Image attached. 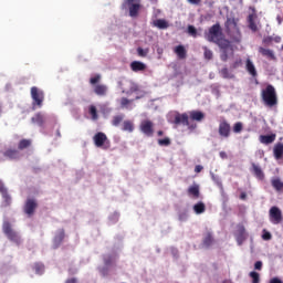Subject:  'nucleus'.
<instances>
[{"label": "nucleus", "mask_w": 283, "mask_h": 283, "mask_svg": "<svg viewBox=\"0 0 283 283\" xmlns=\"http://www.w3.org/2000/svg\"><path fill=\"white\" fill-rule=\"evenodd\" d=\"M270 283H283V282L279 277H273L270 280Z\"/></svg>", "instance_id": "obj_57"}, {"label": "nucleus", "mask_w": 283, "mask_h": 283, "mask_svg": "<svg viewBox=\"0 0 283 283\" xmlns=\"http://www.w3.org/2000/svg\"><path fill=\"white\" fill-rule=\"evenodd\" d=\"M130 70L132 72H145V70H147V64L140 61H133L130 63Z\"/></svg>", "instance_id": "obj_19"}, {"label": "nucleus", "mask_w": 283, "mask_h": 283, "mask_svg": "<svg viewBox=\"0 0 283 283\" xmlns=\"http://www.w3.org/2000/svg\"><path fill=\"white\" fill-rule=\"evenodd\" d=\"M31 145H32L31 139H21L18 144V149L23 151V149H28V147H30Z\"/></svg>", "instance_id": "obj_33"}, {"label": "nucleus", "mask_w": 283, "mask_h": 283, "mask_svg": "<svg viewBox=\"0 0 283 283\" xmlns=\"http://www.w3.org/2000/svg\"><path fill=\"white\" fill-rule=\"evenodd\" d=\"M154 25L159 30H167V28H169V22L163 19H157L156 21H154Z\"/></svg>", "instance_id": "obj_31"}, {"label": "nucleus", "mask_w": 283, "mask_h": 283, "mask_svg": "<svg viewBox=\"0 0 283 283\" xmlns=\"http://www.w3.org/2000/svg\"><path fill=\"white\" fill-rule=\"evenodd\" d=\"M205 53L203 56L207 61H211L213 59V52L209 50L207 46H203Z\"/></svg>", "instance_id": "obj_41"}, {"label": "nucleus", "mask_w": 283, "mask_h": 283, "mask_svg": "<svg viewBox=\"0 0 283 283\" xmlns=\"http://www.w3.org/2000/svg\"><path fill=\"white\" fill-rule=\"evenodd\" d=\"M32 123H36L39 127H43L45 125V116L41 113H36L34 117L31 118Z\"/></svg>", "instance_id": "obj_29"}, {"label": "nucleus", "mask_w": 283, "mask_h": 283, "mask_svg": "<svg viewBox=\"0 0 283 283\" xmlns=\"http://www.w3.org/2000/svg\"><path fill=\"white\" fill-rule=\"evenodd\" d=\"M214 43L220 48V50H229V48H231V42L224 38H221L219 41Z\"/></svg>", "instance_id": "obj_30"}, {"label": "nucleus", "mask_w": 283, "mask_h": 283, "mask_svg": "<svg viewBox=\"0 0 283 283\" xmlns=\"http://www.w3.org/2000/svg\"><path fill=\"white\" fill-rule=\"evenodd\" d=\"M214 242L216 239H213V233L210 231L206 232L202 239V247H205V249H209L210 247H213Z\"/></svg>", "instance_id": "obj_17"}, {"label": "nucleus", "mask_w": 283, "mask_h": 283, "mask_svg": "<svg viewBox=\"0 0 283 283\" xmlns=\"http://www.w3.org/2000/svg\"><path fill=\"white\" fill-rule=\"evenodd\" d=\"M255 271H262V261H256L254 263Z\"/></svg>", "instance_id": "obj_50"}, {"label": "nucleus", "mask_w": 283, "mask_h": 283, "mask_svg": "<svg viewBox=\"0 0 283 283\" xmlns=\"http://www.w3.org/2000/svg\"><path fill=\"white\" fill-rule=\"evenodd\" d=\"M188 34H190V36H198V30L196 29V27L193 25H188Z\"/></svg>", "instance_id": "obj_44"}, {"label": "nucleus", "mask_w": 283, "mask_h": 283, "mask_svg": "<svg viewBox=\"0 0 283 283\" xmlns=\"http://www.w3.org/2000/svg\"><path fill=\"white\" fill-rule=\"evenodd\" d=\"M188 3H191V6H200V3H202V0H188Z\"/></svg>", "instance_id": "obj_52"}, {"label": "nucleus", "mask_w": 283, "mask_h": 283, "mask_svg": "<svg viewBox=\"0 0 283 283\" xmlns=\"http://www.w3.org/2000/svg\"><path fill=\"white\" fill-rule=\"evenodd\" d=\"M56 136H57V138H61V130L60 129L56 130Z\"/></svg>", "instance_id": "obj_62"}, {"label": "nucleus", "mask_w": 283, "mask_h": 283, "mask_svg": "<svg viewBox=\"0 0 283 283\" xmlns=\"http://www.w3.org/2000/svg\"><path fill=\"white\" fill-rule=\"evenodd\" d=\"M202 169H205L201 165H197L196 167H195V171H196V174H200V171H202Z\"/></svg>", "instance_id": "obj_56"}, {"label": "nucleus", "mask_w": 283, "mask_h": 283, "mask_svg": "<svg viewBox=\"0 0 283 283\" xmlns=\"http://www.w3.org/2000/svg\"><path fill=\"white\" fill-rule=\"evenodd\" d=\"M172 123L174 125H184V127H187L188 129H190V132H193V129L198 127L197 124L189 122V114L187 113H176Z\"/></svg>", "instance_id": "obj_3"}, {"label": "nucleus", "mask_w": 283, "mask_h": 283, "mask_svg": "<svg viewBox=\"0 0 283 283\" xmlns=\"http://www.w3.org/2000/svg\"><path fill=\"white\" fill-rule=\"evenodd\" d=\"M139 130L144 136L151 138L154 136V122L151 119H144L139 124Z\"/></svg>", "instance_id": "obj_9"}, {"label": "nucleus", "mask_w": 283, "mask_h": 283, "mask_svg": "<svg viewBox=\"0 0 283 283\" xmlns=\"http://www.w3.org/2000/svg\"><path fill=\"white\" fill-rule=\"evenodd\" d=\"M242 129H243V126L241 122H237L232 127V130L234 134H240Z\"/></svg>", "instance_id": "obj_43"}, {"label": "nucleus", "mask_w": 283, "mask_h": 283, "mask_svg": "<svg viewBox=\"0 0 283 283\" xmlns=\"http://www.w3.org/2000/svg\"><path fill=\"white\" fill-rule=\"evenodd\" d=\"M93 142L95 147H101L102 149H109V139L107 135L103 132H99L94 135Z\"/></svg>", "instance_id": "obj_8"}, {"label": "nucleus", "mask_w": 283, "mask_h": 283, "mask_svg": "<svg viewBox=\"0 0 283 283\" xmlns=\"http://www.w3.org/2000/svg\"><path fill=\"white\" fill-rule=\"evenodd\" d=\"M234 237L237 238L238 244H242V242H244V240L249 238V233H247V228H244L243 224H238Z\"/></svg>", "instance_id": "obj_13"}, {"label": "nucleus", "mask_w": 283, "mask_h": 283, "mask_svg": "<svg viewBox=\"0 0 283 283\" xmlns=\"http://www.w3.org/2000/svg\"><path fill=\"white\" fill-rule=\"evenodd\" d=\"M158 145L160 147H169V145H171V139L169 137H166L164 139H158Z\"/></svg>", "instance_id": "obj_39"}, {"label": "nucleus", "mask_w": 283, "mask_h": 283, "mask_svg": "<svg viewBox=\"0 0 283 283\" xmlns=\"http://www.w3.org/2000/svg\"><path fill=\"white\" fill-rule=\"evenodd\" d=\"M130 91H133V92H138V86L132 87Z\"/></svg>", "instance_id": "obj_60"}, {"label": "nucleus", "mask_w": 283, "mask_h": 283, "mask_svg": "<svg viewBox=\"0 0 283 283\" xmlns=\"http://www.w3.org/2000/svg\"><path fill=\"white\" fill-rule=\"evenodd\" d=\"M260 143L263 145H271V143H275V134L272 135H261Z\"/></svg>", "instance_id": "obj_28"}, {"label": "nucleus", "mask_w": 283, "mask_h": 283, "mask_svg": "<svg viewBox=\"0 0 283 283\" xmlns=\"http://www.w3.org/2000/svg\"><path fill=\"white\" fill-rule=\"evenodd\" d=\"M220 74H221L222 78H234L235 77L233 75V73L229 72V69H227V67L221 69Z\"/></svg>", "instance_id": "obj_36"}, {"label": "nucleus", "mask_w": 283, "mask_h": 283, "mask_svg": "<svg viewBox=\"0 0 283 283\" xmlns=\"http://www.w3.org/2000/svg\"><path fill=\"white\" fill-rule=\"evenodd\" d=\"M97 83H101V74H96L95 76L90 78L91 85H96Z\"/></svg>", "instance_id": "obj_45"}, {"label": "nucleus", "mask_w": 283, "mask_h": 283, "mask_svg": "<svg viewBox=\"0 0 283 283\" xmlns=\"http://www.w3.org/2000/svg\"><path fill=\"white\" fill-rule=\"evenodd\" d=\"M283 218H282V210H280V208L273 206L270 209V221L272 222V224H280L282 222Z\"/></svg>", "instance_id": "obj_12"}, {"label": "nucleus", "mask_w": 283, "mask_h": 283, "mask_svg": "<svg viewBox=\"0 0 283 283\" xmlns=\"http://www.w3.org/2000/svg\"><path fill=\"white\" fill-rule=\"evenodd\" d=\"M88 114L92 116V120H98V111L94 105L88 107Z\"/></svg>", "instance_id": "obj_35"}, {"label": "nucleus", "mask_w": 283, "mask_h": 283, "mask_svg": "<svg viewBox=\"0 0 283 283\" xmlns=\"http://www.w3.org/2000/svg\"><path fill=\"white\" fill-rule=\"evenodd\" d=\"M240 199L241 200H247V192H241Z\"/></svg>", "instance_id": "obj_59"}, {"label": "nucleus", "mask_w": 283, "mask_h": 283, "mask_svg": "<svg viewBox=\"0 0 283 283\" xmlns=\"http://www.w3.org/2000/svg\"><path fill=\"white\" fill-rule=\"evenodd\" d=\"M262 43L263 45H271V43H273V36L271 35L264 36L262 40Z\"/></svg>", "instance_id": "obj_48"}, {"label": "nucleus", "mask_w": 283, "mask_h": 283, "mask_svg": "<svg viewBox=\"0 0 283 283\" xmlns=\"http://www.w3.org/2000/svg\"><path fill=\"white\" fill-rule=\"evenodd\" d=\"M193 211L197 216H200V213H205V211H207V206H205V202L199 201L193 206Z\"/></svg>", "instance_id": "obj_32"}, {"label": "nucleus", "mask_w": 283, "mask_h": 283, "mask_svg": "<svg viewBox=\"0 0 283 283\" xmlns=\"http://www.w3.org/2000/svg\"><path fill=\"white\" fill-rule=\"evenodd\" d=\"M107 91L108 87L105 84H96L94 86V94H96V96H107Z\"/></svg>", "instance_id": "obj_22"}, {"label": "nucleus", "mask_w": 283, "mask_h": 283, "mask_svg": "<svg viewBox=\"0 0 283 283\" xmlns=\"http://www.w3.org/2000/svg\"><path fill=\"white\" fill-rule=\"evenodd\" d=\"M218 132L221 138H229V136H231V124H229L227 119H221L219 122Z\"/></svg>", "instance_id": "obj_11"}, {"label": "nucleus", "mask_w": 283, "mask_h": 283, "mask_svg": "<svg viewBox=\"0 0 283 283\" xmlns=\"http://www.w3.org/2000/svg\"><path fill=\"white\" fill-rule=\"evenodd\" d=\"M220 59H221V61H223V63H227V61H229L228 50H222Z\"/></svg>", "instance_id": "obj_47"}, {"label": "nucleus", "mask_w": 283, "mask_h": 283, "mask_svg": "<svg viewBox=\"0 0 283 283\" xmlns=\"http://www.w3.org/2000/svg\"><path fill=\"white\" fill-rule=\"evenodd\" d=\"M135 128L134 122L130 119H126L122 124V132H128V134H132Z\"/></svg>", "instance_id": "obj_25"}, {"label": "nucleus", "mask_w": 283, "mask_h": 283, "mask_svg": "<svg viewBox=\"0 0 283 283\" xmlns=\"http://www.w3.org/2000/svg\"><path fill=\"white\" fill-rule=\"evenodd\" d=\"M164 134H165V132H163V130L157 132V136H163Z\"/></svg>", "instance_id": "obj_61"}, {"label": "nucleus", "mask_w": 283, "mask_h": 283, "mask_svg": "<svg viewBox=\"0 0 283 283\" xmlns=\"http://www.w3.org/2000/svg\"><path fill=\"white\" fill-rule=\"evenodd\" d=\"M123 8H127L129 17L136 19L143 8V4H140V0H124Z\"/></svg>", "instance_id": "obj_4"}, {"label": "nucleus", "mask_w": 283, "mask_h": 283, "mask_svg": "<svg viewBox=\"0 0 283 283\" xmlns=\"http://www.w3.org/2000/svg\"><path fill=\"white\" fill-rule=\"evenodd\" d=\"M6 205L9 206L10 202H12V198L10 197V195L8 193V189L4 190V192H0Z\"/></svg>", "instance_id": "obj_42"}, {"label": "nucleus", "mask_w": 283, "mask_h": 283, "mask_svg": "<svg viewBox=\"0 0 283 283\" xmlns=\"http://www.w3.org/2000/svg\"><path fill=\"white\" fill-rule=\"evenodd\" d=\"M3 156L9 160H19V158H21V153L18 149L9 148L3 153Z\"/></svg>", "instance_id": "obj_16"}, {"label": "nucleus", "mask_w": 283, "mask_h": 283, "mask_svg": "<svg viewBox=\"0 0 283 283\" xmlns=\"http://www.w3.org/2000/svg\"><path fill=\"white\" fill-rule=\"evenodd\" d=\"M129 103H130V101H129L128 98H126V97H123L122 101H120V105H122L123 107L129 105Z\"/></svg>", "instance_id": "obj_51"}, {"label": "nucleus", "mask_w": 283, "mask_h": 283, "mask_svg": "<svg viewBox=\"0 0 283 283\" xmlns=\"http://www.w3.org/2000/svg\"><path fill=\"white\" fill-rule=\"evenodd\" d=\"M188 117L191 120H196L197 123H202V120H205V113H202L200 111H191V112H189Z\"/></svg>", "instance_id": "obj_21"}, {"label": "nucleus", "mask_w": 283, "mask_h": 283, "mask_svg": "<svg viewBox=\"0 0 283 283\" xmlns=\"http://www.w3.org/2000/svg\"><path fill=\"white\" fill-rule=\"evenodd\" d=\"M188 195L192 196V198H200V186L198 184H195L188 188Z\"/></svg>", "instance_id": "obj_27"}, {"label": "nucleus", "mask_w": 283, "mask_h": 283, "mask_svg": "<svg viewBox=\"0 0 283 283\" xmlns=\"http://www.w3.org/2000/svg\"><path fill=\"white\" fill-rule=\"evenodd\" d=\"M125 118V115H117V116H114L113 119H112V125L114 127H118V125H120L122 120H124Z\"/></svg>", "instance_id": "obj_37"}, {"label": "nucleus", "mask_w": 283, "mask_h": 283, "mask_svg": "<svg viewBox=\"0 0 283 283\" xmlns=\"http://www.w3.org/2000/svg\"><path fill=\"white\" fill-rule=\"evenodd\" d=\"M252 174L259 179L264 180V171H262V168L260 166L255 165V163H252Z\"/></svg>", "instance_id": "obj_26"}, {"label": "nucleus", "mask_w": 283, "mask_h": 283, "mask_svg": "<svg viewBox=\"0 0 283 283\" xmlns=\"http://www.w3.org/2000/svg\"><path fill=\"white\" fill-rule=\"evenodd\" d=\"M31 98L33 105L38 107H43V101H45V93L36 86L31 87Z\"/></svg>", "instance_id": "obj_7"}, {"label": "nucleus", "mask_w": 283, "mask_h": 283, "mask_svg": "<svg viewBox=\"0 0 283 283\" xmlns=\"http://www.w3.org/2000/svg\"><path fill=\"white\" fill-rule=\"evenodd\" d=\"M174 52L180 61H185V59H187V49L185 45L179 44L175 46Z\"/></svg>", "instance_id": "obj_18"}, {"label": "nucleus", "mask_w": 283, "mask_h": 283, "mask_svg": "<svg viewBox=\"0 0 283 283\" xmlns=\"http://www.w3.org/2000/svg\"><path fill=\"white\" fill-rule=\"evenodd\" d=\"M258 52L259 54H261V56H263L264 59H268V61H277V56H275V51L271 49L259 46Z\"/></svg>", "instance_id": "obj_14"}, {"label": "nucleus", "mask_w": 283, "mask_h": 283, "mask_svg": "<svg viewBox=\"0 0 283 283\" xmlns=\"http://www.w3.org/2000/svg\"><path fill=\"white\" fill-rule=\"evenodd\" d=\"M273 41H274V43H281L282 38L276 35V36L273 38Z\"/></svg>", "instance_id": "obj_58"}, {"label": "nucleus", "mask_w": 283, "mask_h": 283, "mask_svg": "<svg viewBox=\"0 0 283 283\" xmlns=\"http://www.w3.org/2000/svg\"><path fill=\"white\" fill-rule=\"evenodd\" d=\"M250 10H252V13L248 17L249 28L250 30H252V32H258V24H255V19H258V14H255V8L250 7Z\"/></svg>", "instance_id": "obj_15"}, {"label": "nucleus", "mask_w": 283, "mask_h": 283, "mask_svg": "<svg viewBox=\"0 0 283 283\" xmlns=\"http://www.w3.org/2000/svg\"><path fill=\"white\" fill-rule=\"evenodd\" d=\"M63 240H65V230L61 229L54 237L55 249H59V247H61V242H63Z\"/></svg>", "instance_id": "obj_23"}, {"label": "nucleus", "mask_w": 283, "mask_h": 283, "mask_svg": "<svg viewBox=\"0 0 283 283\" xmlns=\"http://www.w3.org/2000/svg\"><path fill=\"white\" fill-rule=\"evenodd\" d=\"M245 69L250 76L255 78L258 76V70H255V64L251 61V59H248L245 61Z\"/></svg>", "instance_id": "obj_20"}, {"label": "nucleus", "mask_w": 283, "mask_h": 283, "mask_svg": "<svg viewBox=\"0 0 283 283\" xmlns=\"http://www.w3.org/2000/svg\"><path fill=\"white\" fill-rule=\"evenodd\" d=\"M261 98L268 107H275V105H277V93L275 92V87L269 84L262 90Z\"/></svg>", "instance_id": "obj_1"}, {"label": "nucleus", "mask_w": 283, "mask_h": 283, "mask_svg": "<svg viewBox=\"0 0 283 283\" xmlns=\"http://www.w3.org/2000/svg\"><path fill=\"white\" fill-rule=\"evenodd\" d=\"M38 207L39 203L35 201V199L28 198L23 207V212L28 216V218H32Z\"/></svg>", "instance_id": "obj_10"}, {"label": "nucleus", "mask_w": 283, "mask_h": 283, "mask_svg": "<svg viewBox=\"0 0 283 283\" xmlns=\"http://www.w3.org/2000/svg\"><path fill=\"white\" fill-rule=\"evenodd\" d=\"M240 65H242V60L234 62L232 67H233V70H235L237 67H240Z\"/></svg>", "instance_id": "obj_55"}, {"label": "nucleus", "mask_w": 283, "mask_h": 283, "mask_svg": "<svg viewBox=\"0 0 283 283\" xmlns=\"http://www.w3.org/2000/svg\"><path fill=\"white\" fill-rule=\"evenodd\" d=\"M249 276L252 280V283H260V273L252 271L249 273Z\"/></svg>", "instance_id": "obj_40"}, {"label": "nucleus", "mask_w": 283, "mask_h": 283, "mask_svg": "<svg viewBox=\"0 0 283 283\" xmlns=\"http://www.w3.org/2000/svg\"><path fill=\"white\" fill-rule=\"evenodd\" d=\"M282 50H283V44H282Z\"/></svg>", "instance_id": "obj_63"}, {"label": "nucleus", "mask_w": 283, "mask_h": 283, "mask_svg": "<svg viewBox=\"0 0 283 283\" xmlns=\"http://www.w3.org/2000/svg\"><path fill=\"white\" fill-rule=\"evenodd\" d=\"M222 38V27H220V23L213 24L208 33L206 34L207 41L210 43H216Z\"/></svg>", "instance_id": "obj_5"}, {"label": "nucleus", "mask_w": 283, "mask_h": 283, "mask_svg": "<svg viewBox=\"0 0 283 283\" xmlns=\"http://www.w3.org/2000/svg\"><path fill=\"white\" fill-rule=\"evenodd\" d=\"M104 264L106 265V266H109V264H112V256H106V258H104Z\"/></svg>", "instance_id": "obj_54"}, {"label": "nucleus", "mask_w": 283, "mask_h": 283, "mask_svg": "<svg viewBox=\"0 0 283 283\" xmlns=\"http://www.w3.org/2000/svg\"><path fill=\"white\" fill-rule=\"evenodd\" d=\"M275 160H282L283 158V143H277L273 148Z\"/></svg>", "instance_id": "obj_24"}, {"label": "nucleus", "mask_w": 283, "mask_h": 283, "mask_svg": "<svg viewBox=\"0 0 283 283\" xmlns=\"http://www.w3.org/2000/svg\"><path fill=\"white\" fill-rule=\"evenodd\" d=\"M262 238H263V240H271V238H272L271 232L264 230Z\"/></svg>", "instance_id": "obj_49"}, {"label": "nucleus", "mask_w": 283, "mask_h": 283, "mask_svg": "<svg viewBox=\"0 0 283 283\" xmlns=\"http://www.w3.org/2000/svg\"><path fill=\"white\" fill-rule=\"evenodd\" d=\"M33 269L38 275H42L43 271H45V266L41 263H35Z\"/></svg>", "instance_id": "obj_38"}, {"label": "nucleus", "mask_w": 283, "mask_h": 283, "mask_svg": "<svg viewBox=\"0 0 283 283\" xmlns=\"http://www.w3.org/2000/svg\"><path fill=\"white\" fill-rule=\"evenodd\" d=\"M137 54L138 56L145 57L147 54H149V50H144L143 48H137Z\"/></svg>", "instance_id": "obj_46"}, {"label": "nucleus", "mask_w": 283, "mask_h": 283, "mask_svg": "<svg viewBox=\"0 0 283 283\" xmlns=\"http://www.w3.org/2000/svg\"><path fill=\"white\" fill-rule=\"evenodd\" d=\"M272 187L276 190V191H282L283 189V182L280 178H275L272 180Z\"/></svg>", "instance_id": "obj_34"}, {"label": "nucleus", "mask_w": 283, "mask_h": 283, "mask_svg": "<svg viewBox=\"0 0 283 283\" xmlns=\"http://www.w3.org/2000/svg\"><path fill=\"white\" fill-rule=\"evenodd\" d=\"M6 185L3 184V181L0 179V193H6Z\"/></svg>", "instance_id": "obj_53"}, {"label": "nucleus", "mask_w": 283, "mask_h": 283, "mask_svg": "<svg viewBox=\"0 0 283 283\" xmlns=\"http://www.w3.org/2000/svg\"><path fill=\"white\" fill-rule=\"evenodd\" d=\"M2 231L4 235H7L8 240L14 242L15 244H21V237L19 233H17V231H14V229H12L10 221H3Z\"/></svg>", "instance_id": "obj_2"}, {"label": "nucleus", "mask_w": 283, "mask_h": 283, "mask_svg": "<svg viewBox=\"0 0 283 283\" xmlns=\"http://www.w3.org/2000/svg\"><path fill=\"white\" fill-rule=\"evenodd\" d=\"M226 30L228 34H233V32H237L239 35V43L242 41V32L240 31V28H238V20L235 18H228L226 21Z\"/></svg>", "instance_id": "obj_6"}]
</instances>
